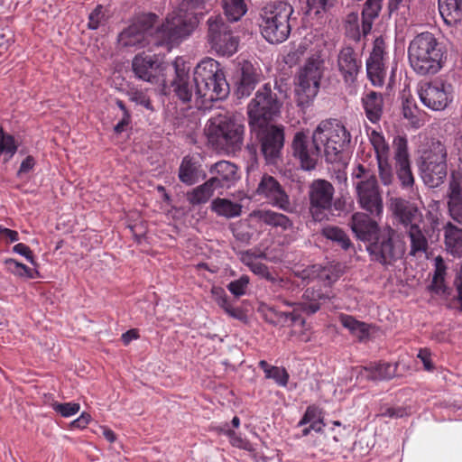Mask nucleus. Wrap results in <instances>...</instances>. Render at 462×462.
I'll use <instances>...</instances> for the list:
<instances>
[{"instance_id":"f257e3e1","label":"nucleus","mask_w":462,"mask_h":462,"mask_svg":"<svg viewBox=\"0 0 462 462\" xmlns=\"http://www.w3.org/2000/svg\"><path fill=\"white\" fill-rule=\"evenodd\" d=\"M351 141V134L346 126L337 119L321 121L312 134V142L303 132L295 134L292 152L300 168L306 171H315L320 162L319 152L324 150V157L334 173H341L347 165L345 148Z\"/></svg>"},{"instance_id":"f03ea898","label":"nucleus","mask_w":462,"mask_h":462,"mask_svg":"<svg viewBox=\"0 0 462 462\" xmlns=\"http://www.w3.org/2000/svg\"><path fill=\"white\" fill-rule=\"evenodd\" d=\"M157 18L154 14H143L137 16L118 35L119 46L136 51L150 45H168L192 32V22L177 16H167L164 23L153 29Z\"/></svg>"},{"instance_id":"7ed1b4c3","label":"nucleus","mask_w":462,"mask_h":462,"mask_svg":"<svg viewBox=\"0 0 462 462\" xmlns=\"http://www.w3.org/2000/svg\"><path fill=\"white\" fill-rule=\"evenodd\" d=\"M408 60L412 70L420 76L435 75L446 61L442 44L430 32L417 34L409 43Z\"/></svg>"},{"instance_id":"20e7f679","label":"nucleus","mask_w":462,"mask_h":462,"mask_svg":"<svg viewBox=\"0 0 462 462\" xmlns=\"http://www.w3.org/2000/svg\"><path fill=\"white\" fill-rule=\"evenodd\" d=\"M193 81L195 97L201 99L203 104L222 100L229 93V85L220 64L211 58L204 59L196 66Z\"/></svg>"},{"instance_id":"39448f33","label":"nucleus","mask_w":462,"mask_h":462,"mask_svg":"<svg viewBox=\"0 0 462 462\" xmlns=\"http://www.w3.org/2000/svg\"><path fill=\"white\" fill-rule=\"evenodd\" d=\"M244 130V125L236 119L218 115L208 121L206 134L215 149L233 152L243 144Z\"/></svg>"},{"instance_id":"423d86ee","label":"nucleus","mask_w":462,"mask_h":462,"mask_svg":"<svg viewBox=\"0 0 462 462\" xmlns=\"http://www.w3.org/2000/svg\"><path fill=\"white\" fill-rule=\"evenodd\" d=\"M293 13L291 5L283 1L267 5L261 14L262 35L271 43L284 42L291 32L290 17Z\"/></svg>"},{"instance_id":"0eeeda50","label":"nucleus","mask_w":462,"mask_h":462,"mask_svg":"<svg viewBox=\"0 0 462 462\" xmlns=\"http://www.w3.org/2000/svg\"><path fill=\"white\" fill-rule=\"evenodd\" d=\"M208 42L212 50L222 56L230 57L238 50L239 36L236 22L221 14L211 15L208 21Z\"/></svg>"},{"instance_id":"6e6552de","label":"nucleus","mask_w":462,"mask_h":462,"mask_svg":"<svg viewBox=\"0 0 462 462\" xmlns=\"http://www.w3.org/2000/svg\"><path fill=\"white\" fill-rule=\"evenodd\" d=\"M282 103L268 84L257 90L247 106L251 127L262 126L271 122L280 113Z\"/></svg>"},{"instance_id":"1a4fd4ad","label":"nucleus","mask_w":462,"mask_h":462,"mask_svg":"<svg viewBox=\"0 0 462 462\" xmlns=\"http://www.w3.org/2000/svg\"><path fill=\"white\" fill-rule=\"evenodd\" d=\"M395 232L392 228L382 232L366 249L371 260L387 267L393 265L404 254V245L394 238Z\"/></svg>"},{"instance_id":"9d476101","label":"nucleus","mask_w":462,"mask_h":462,"mask_svg":"<svg viewBox=\"0 0 462 462\" xmlns=\"http://www.w3.org/2000/svg\"><path fill=\"white\" fill-rule=\"evenodd\" d=\"M417 93L421 103L433 111L444 110L454 98L452 85L440 79L420 81Z\"/></svg>"},{"instance_id":"9b49d317","label":"nucleus","mask_w":462,"mask_h":462,"mask_svg":"<svg viewBox=\"0 0 462 462\" xmlns=\"http://www.w3.org/2000/svg\"><path fill=\"white\" fill-rule=\"evenodd\" d=\"M447 151L439 141L426 140L417 150L416 165L422 173H446Z\"/></svg>"},{"instance_id":"f8f14e48","label":"nucleus","mask_w":462,"mask_h":462,"mask_svg":"<svg viewBox=\"0 0 462 462\" xmlns=\"http://www.w3.org/2000/svg\"><path fill=\"white\" fill-rule=\"evenodd\" d=\"M251 128L256 133L261 143L262 152L266 162L270 164L276 163L284 143L283 129L271 125L270 122L262 126Z\"/></svg>"},{"instance_id":"ddd939ff","label":"nucleus","mask_w":462,"mask_h":462,"mask_svg":"<svg viewBox=\"0 0 462 462\" xmlns=\"http://www.w3.org/2000/svg\"><path fill=\"white\" fill-rule=\"evenodd\" d=\"M321 75V61L318 58L309 59L299 74V84L296 88L301 103L308 102L316 97Z\"/></svg>"},{"instance_id":"4468645a","label":"nucleus","mask_w":462,"mask_h":462,"mask_svg":"<svg viewBox=\"0 0 462 462\" xmlns=\"http://www.w3.org/2000/svg\"><path fill=\"white\" fill-rule=\"evenodd\" d=\"M356 190L361 208L372 217L381 219L383 205L375 175H370L366 180L357 183Z\"/></svg>"},{"instance_id":"2eb2a0df","label":"nucleus","mask_w":462,"mask_h":462,"mask_svg":"<svg viewBox=\"0 0 462 462\" xmlns=\"http://www.w3.org/2000/svg\"><path fill=\"white\" fill-rule=\"evenodd\" d=\"M333 194L334 188L328 181L318 180L312 183L310 189V210L315 221L326 217L325 211L331 208Z\"/></svg>"},{"instance_id":"dca6fc26","label":"nucleus","mask_w":462,"mask_h":462,"mask_svg":"<svg viewBox=\"0 0 462 462\" xmlns=\"http://www.w3.org/2000/svg\"><path fill=\"white\" fill-rule=\"evenodd\" d=\"M384 49L385 43L382 37H378L374 42L373 51L369 59L366 60V71L369 79L375 87H381L384 83L386 75L384 67Z\"/></svg>"},{"instance_id":"f3484780","label":"nucleus","mask_w":462,"mask_h":462,"mask_svg":"<svg viewBox=\"0 0 462 462\" xmlns=\"http://www.w3.org/2000/svg\"><path fill=\"white\" fill-rule=\"evenodd\" d=\"M377 220H379L378 217L368 216L363 212H356L351 217L350 226L358 239L370 243L382 233Z\"/></svg>"},{"instance_id":"a211bd4d","label":"nucleus","mask_w":462,"mask_h":462,"mask_svg":"<svg viewBox=\"0 0 462 462\" xmlns=\"http://www.w3.org/2000/svg\"><path fill=\"white\" fill-rule=\"evenodd\" d=\"M391 208L400 224L409 228L422 222V214L418 207L409 200L402 198L391 199Z\"/></svg>"},{"instance_id":"6ab92c4d","label":"nucleus","mask_w":462,"mask_h":462,"mask_svg":"<svg viewBox=\"0 0 462 462\" xmlns=\"http://www.w3.org/2000/svg\"><path fill=\"white\" fill-rule=\"evenodd\" d=\"M362 67V60L352 47L342 48L337 55V69L345 83H353Z\"/></svg>"},{"instance_id":"aec40b11","label":"nucleus","mask_w":462,"mask_h":462,"mask_svg":"<svg viewBox=\"0 0 462 462\" xmlns=\"http://www.w3.org/2000/svg\"><path fill=\"white\" fill-rule=\"evenodd\" d=\"M257 192L268 198L274 206L283 210L290 208L289 197L272 175H263L257 188Z\"/></svg>"},{"instance_id":"412c9836","label":"nucleus","mask_w":462,"mask_h":462,"mask_svg":"<svg viewBox=\"0 0 462 462\" xmlns=\"http://www.w3.org/2000/svg\"><path fill=\"white\" fill-rule=\"evenodd\" d=\"M174 67L176 78L172 82L173 91L183 102L190 101L195 97L196 88L194 81L189 79L182 59H176Z\"/></svg>"},{"instance_id":"4be33fe9","label":"nucleus","mask_w":462,"mask_h":462,"mask_svg":"<svg viewBox=\"0 0 462 462\" xmlns=\"http://www.w3.org/2000/svg\"><path fill=\"white\" fill-rule=\"evenodd\" d=\"M302 282L309 283L317 281L318 283L332 284L338 278V273L331 266L311 265L295 273Z\"/></svg>"},{"instance_id":"5701e85b","label":"nucleus","mask_w":462,"mask_h":462,"mask_svg":"<svg viewBox=\"0 0 462 462\" xmlns=\"http://www.w3.org/2000/svg\"><path fill=\"white\" fill-rule=\"evenodd\" d=\"M260 80V69L251 62L244 61L241 65V78L236 88L238 97H248Z\"/></svg>"},{"instance_id":"b1692460","label":"nucleus","mask_w":462,"mask_h":462,"mask_svg":"<svg viewBox=\"0 0 462 462\" xmlns=\"http://www.w3.org/2000/svg\"><path fill=\"white\" fill-rule=\"evenodd\" d=\"M459 177L461 175H451L448 194V208L451 218L462 225V187Z\"/></svg>"},{"instance_id":"393cba45","label":"nucleus","mask_w":462,"mask_h":462,"mask_svg":"<svg viewBox=\"0 0 462 462\" xmlns=\"http://www.w3.org/2000/svg\"><path fill=\"white\" fill-rule=\"evenodd\" d=\"M317 284L311 288H307L303 297L309 300L306 310L310 313H315L320 309V305L334 297V293L330 288L331 284L322 283Z\"/></svg>"},{"instance_id":"a878e982","label":"nucleus","mask_w":462,"mask_h":462,"mask_svg":"<svg viewBox=\"0 0 462 462\" xmlns=\"http://www.w3.org/2000/svg\"><path fill=\"white\" fill-rule=\"evenodd\" d=\"M262 311L264 319L275 326H291L298 321L300 323L304 322L301 315L296 310L291 312L282 311L278 310L275 307L266 305L262 307Z\"/></svg>"},{"instance_id":"bb28decb","label":"nucleus","mask_w":462,"mask_h":462,"mask_svg":"<svg viewBox=\"0 0 462 462\" xmlns=\"http://www.w3.org/2000/svg\"><path fill=\"white\" fill-rule=\"evenodd\" d=\"M442 229L446 251L454 257H462V228L448 221Z\"/></svg>"},{"instance_id":"cd10ccee","label":"nucleus","mask_w":462,"mask_h":462,"mask_svg":"<svg viewBox=\"0 0 462 462\" xmlns=\"http://www.w3.org/2000/svg\"><path fill=\"white\" fill-rule=\"evenodd\" d=\"M368 137L375 152L379 171L380 173H386L389 171V145L383 134L376 130H371V132L368 133Z\"/></svg>"},{"instance_id":"c85d7f7f","label":"nucleus","mask_w":462,"mask_h":462,"mask_svg":"<svg viewBox=\"0 0 462 462\" xmlns=\"http://www.w3.org/2000/svg\"><path fill=\"white\" fill-rule=\"evenodd\" d=\"M210 5V0H181L179 10L173 11L168 16H177L181 17L183 20H189L193 23V30L198 22L196 15L201 14L202 12L199 11L206 10Z\"/></svg>"},{"instance_id":"c756f323","label":"nucleus","mask_w":462,"mask_h":462,"mask_svg":"<svg viewBox=\"0 0 462 462\" xmlns=\"http://www.w3.org/2000/svg\"><path fill=\"white\" fill-rule=\"evenodd\" d=\"M396 368L390 363H374L359 369L357 377L369 381H381L391 379Z\"/></svg>"},{"instance_id":"7c9ffc66","label":"nucleus","mask_w":462,"mask_h":462,"mask_svg":"<svg viewBox=\"0 0 462 462\" xmlns=\"http://www.w3.org/2000/svg\"><path fill=\"white\" fill-rule=\"evenodd\" d=\"M159 68L158 59L153 55H136L133 60V69L135 75L145 81H152Z\"/></svg>"},{"instance_id":"2f4dec72","label":"nucleus","mask_w":462,"mask_h":462,"mask_svg":"<svg viewBox=\"0 0 462 462\" xmlns=\"http://www.w3.org/2000/svg\"><path fill=\"white\" fill-rule=\"evenodd\" d=\"M220 185L217 177H212L203 184L187 192V200L191 206L207 203L213 196L215 189Z\"/></svg>"},{"instance_id":"473e14b6","label":"nucleus","mask_w":462,"mask_h":462,"mask_svg":"<svg viewBox=\"0 0 462 462\" xmlns=\"http://www.w3.org/2000/svg\"><path fill=\"white\" fill-rule=\"evenodd\" d=\"M393 153L396 170L402 173H411V159L406 137L398 135L393 139Z\"/></svg>"},{"instance_id":"72a5a7b5","label":"nucleus","mask_w":462,"mask_h":462,"mask_svg":"<svg viewBox=\"0 0 462 462\" xmlns=\"http://www.w3.org/2000/svg\"><path fill=\"white\" fill-rule=\"evenodd\" d=\"M362 105L365 116L372 123H377L383 114V96L374 91L365 93L362 97Z\"/></svg>"},{"instance_id":"f704fd0d","label":"nucleus","mask_w":462,"mask_h":462,"mask_svg":"<svg viewBox=\"0 0 462 462\" xmlns=\"http://www.w3.org/2000/svg\"><path fill=\"white\" fill-rule=\"evenodd\" d=\"M250 217L255 218L259 222L264 223L265 225L273 227H281L282 230H287L292 226L291 221L287 216L272 210H254L250 214Z\"/></svg>"},{"instance_id":"c9c22d12","label":"nucleus","mask_w":462,"mask_h":462,"mask_svg":"<svg viewBox=\"0 0 462 462\" xmlns=\"http://www.w3.org/2000/svg\"><path fill=\"white\" fill-rule=\"evenodd\" d=\"M439 11L446 24L455 25L462 20V0H438Z\"/></svg>"},{"instance_id":"e433bc0d","label":"nucleus","mask_w":462,"mask_h":462,"mask_svg":"<svg viewBox=\"0 0 462 462\" xmlns=\"http://www.w3.org/2000/svg\"><path fill=\"white\" fill-rule=\"evenodd\" d=\"M407 234L410 239L411 255L421 256L428 252L429 243L426 232L420 227L419 224L410 226L407 230Z\"/></svg>"},{"instance_id":"4c0bfd02","label":"nucleus","mask_w":462,"mask_h":462,"mask_svg":"<svg viewBox=\"0 0 462 462\" xmlns=\"http://www.w3.org/2000/svg\"><path fill=\"white\" fill-rule=\"evenodd\" d=\"M339 321L341 325L359 341H363L368 338L371 328L369 324L357 320L353 316L347 314H341L339 317Z\"/></svg>"},{"instance_id":"58836bf2","label":"nucleus","mask_w":462,"mask_h":462,"mask_svg":"<svg viewBox=\"0 0 462 462\" xmlns=\"http://www.w3.org/2000/svg\"><path fill=\"white\" fill-rule=\"evenodd\" d=\"M383 0H366L362 11V32L367 35L373 26L374 20L379 16Z\"/></svg>"},{"instance_id":"ea45409f","label":"nucleus","mask_w":462,"mask_h":462,"mask_svg":"<svg viewBox=\"0 0 462 462\" xmlns=\"http://www.w3.org/2000/svg\"><path fill=\"white\" fill-rule=\"evenodd\" d=\"M211 210L218 216L233 218L241 215L242 206L227 199L217 198L211 203Z\"/></svg>"},{"instance_id":"a19ab883","label":"nucleus","mask_w":462,"mask_h":462,"mask_svg":"<svg viewBox=\"0 0 462 462\" xmlns=\"http://www.w3.org/2000/svg\"><path fill=\"white\" fill-rule=\"evenodd\" d=\"M224 17L231 22H238L246 13L245 0H220Z\"/></svg>"},{"instance_id":"79ce46f5","label":"nucleus","mask_w":462,"mask_h":462,"mask_svg":"<svg viewBox=\"0 0 462 462\" xmlns=\"http://www.w3.org/2000/svg\"><path fill=\"white\" fill-rule=\"evenodd\" d=\"M211 293L214 300L217 304L222 308L226 313H227L230 317L236 319H241L243 316V312L239 308H236L229 301L228 297L225 291V290L221 287H213L211 289Z\"/></svg>"},{"instance_id":"37998d69","label":"nucleus","mask_w":462,"mask_h":462,"mask_svg":"<svg viewBox=\"0 0 462 462\" xmlns=\"http://www.w3.org/2000/svg\"><path fill=\"white\" fill-rule=\"evenodd\" d=\"M211 293L214 300L217 304L222 308L226 313H227L230 317L236 319H241L243 316V312L239 308H236L229 301L228 297L225 291V290L221 287H213L211 289Z\"/></svg>"},{"instance_id":"c03bdc74","label":"nucleus","mask_w":462,"mask_h":462,"mask_svg":"<svg viewBox=\"0 0 462 462\" xmlns=\"http://www.w3.org/2000/svg\"><path fill=\"white\" fill-rule=\"evenodd\" d=\"M447 267L445 262L440 256L435 259V271L432 277L430 290L437 294H443L446 292L447 286L445 284Z\"/></svg>"},{"instance_id":"a18cd8bd","label":"nucleus","mask_w":462,"mask_h":462,"mask_svg":"<svg viewBox=\"0 0 462 462\" xmlns=\"http://www.w3.org/2000/svg\"><path fill=\"white\" fill-rule=\"evenodd\" d=\"M5 263L7 271L12 274L26 279H35L39 276L38 271L28 267L27 265L13 258L5 259Z\"/></svg>"},{"instance_id":"49530a36","label":"nucleus","mask_w":462,"mask_h":462,"mask_svg":"<svg viewBox=\"0 0 462 462\" xmlns=\"http://www.w3.org/2000/svg\"><path fill=\"white\" fill-rule=\"evenodd\" d=\"M321 234L326 238L337 243V245L344 250H347L352 245V243L347 235L337 226H325L322 228Z\"/></svg>"},{"instance_id":"de8ad7c7","label":"nucleus","mask_w":462,"mask_h":462,"mask_svg":"<svg viewBox=\"0 0 462 462\" xmlns=\"http://www.w3.org/2000/svg\"><path fill=\"white\" fill-rule=\"evenodd\" d=\"M320 416V409L315 405H310L307 408L302 419L300 420L299 426L310 423V428L313 430L319 431L321 430Z\"/></svg>"},{"instance_id":"09e8293b","label":"nucleus","mask_w":462,"mask_h":462,"mask_svg":"<svg viewBox=\"0 0 462 462\" xmlns=\"http://www.w3.org/2000/svg\"><path fill=\"white\" fill-rule=\"evenodd\" d=\"M203 159L199 155L185 156L180 167V173L204 172Z\"/></svg>"},{"instance_id":"8fccbe9b","label":"nucleus","mask_w":462,"mask_h":462,"mask_svg":"<svg viewBox=\"0 0 462 462\" xmlns=\"http://www.w3.org/2000/svg\"><path fill=\"white\" fill-rule=\"evenodd\" d=\"M108 18L106 9L103 5H98L88 15V27L90 30H97L105 24Z\"/></svg>"},{"instance_id":"3c124183","label":"nucleus","mask_w":462,"mask_h":462,"mask_svg":"<svg viewBox=\"0 0 462 462\" xmlns=\"http://www.w3.org/2000/svg\"><path fill=\"white\" fill-rule=\"evenodd\" d=\"M219 431L229 438V442L233 447L247 451L254 450L252 443L237 435L233 430L220 428Z\"/></svg>"},{"instance_id":"603ef678","label":"nucleus","mask_w":462,"mask_h":462,"mask_svg":"<svg viewBox=\"0 0 462 462\" xmlns=\"http://www.w3.org/2000/svg\"><path fill=\"white\" fill-rule=\"evenodd\" d=\"M308 44L303 42L299 43L297 46H293L291 50L284 55L283 60L284 62L292 67L296 65L301 58L305 55L307 51Z\"/></svg>"},{"instance_id":"864d4df0","label":"nucleus","mask_w":462,"mask_h":462,"mask_svg":"<svg viewBox=\"0 0 462 462\" xmlns=\"http://www.w3.org/2000/svg\"><path fill=\"white\" fill-rule=\"evenodd\" d=\"M54 411L60 414L61 417L69 418L77 414L80 410V404L78 402H58L51 403Z\"/></svg>"},{"instance_id":"5fc2aeb1","label":"nucleus","mask_w":462,"mask_h":462,"mask_svg":"<svg viewBox=\"0 0 462 462\" xmlns=\"http://www.w3.org/2000/svg\"><path fill=\"white\" fill-rule=\"evenodd\" d=\"M17 150L14 139L12 135L4 133L0 128V155H5L8 158L12 157Z\"/></svg>"},{"instance_id":"6e6d98bb","label":"nucleus","mask_w":462,"mask_h":462,"mask_svg":"<svg viewBox=\"0 0 462 462\" xmlns=\"http://www.w3.org/2000/svg\"><path fill=\"white\" fill-rule=\"evenodd\" d=\"M335 0H307V13L319 15L334 5Z\"/></svg>"},{"instance_id":"4d7b16f0","label":"nucleus","mask_w":462,"mask_h":462,"mask_svg":"<svg viewBox=\"0 0 462 462\" xmlns=\"http://www.w3.org/2000/svg\"><path fill=\"white\" fill-rule=\"evenodd\" d=\"M249 284V277L242 275L237 280L232 281L227 284L228 291L236 298H239L246 293V289Z\"/></svg>"},{"instance_id":"13d9d810","label":"nucleus","mask_w":462,"mask_h":462,"mask_svg":"<svg viewBox=\"0 0 462 462\" xmlns=\"http://www.w3.org/2000/svg\"><path fill=\"white\" fill-rule=\"evenodd\" d=\"M249 256H250L249 252H245V254H243V255H242L243 262L250 267V270L254 273L270 280L271 273L269 272L268 267L264 263L257 262V261L256 262H247V257H249Z\"/></svg>"},{"instance_id":"bf43d9fd","label":"nucleus","mask_w":462,"mask_h":462,"mask_svg":"<svg viewBox=\"0 0 462 462\" xmlns=\"http://www.w3.org/2000/svg\"><path fill=\"white\" fill-rule=\"evenodd\" d=\"M270 374L266 378L273 379L281 386H286L289 381V374L283 367L274 366L270 369Z\"/></svg>"},{"instance_id":"052dcab7","label":"nucleus","mask_w":462,"mask_h":462,"mask_svg":"<svg viewBox=\"0 0 462 462\" xmlns=\"http://www.w3.org/2000/svg\"><path fill=\"white\" fill-rule=\"evenodd\" d=\"M237 168L227 161H219L210 168V173H236Z\"/></svg>"},{"instance_id":"680f3d73","label":"nucleus","mask_w":462,"mask_h":462,"mask_svg":"<svg viewBox=\"0 0 462 462\" xmlns=\"http://www.w3.org/2000/svg\"><path fill=\"white\" fill-rule=\"evenodd\" d=\"M13 251L16 254H19L25 257V259L34 264L35 262H34V255H33V253L32 251L31 250V248L26 245L25 244H23V243H19V244H16L14 247H13Z\"/></svg>"},{"instance_id":"e2e57ef3","label":"nucleus","mask_w":462,"mask_h":462,"mask_svg":"<svg viewBox=\"0 0 462 462\" xmlns=\"http://www.w3.org/2000/svg\"><path fill=\"white\" fill-rule=\"evenodd\" d=\"M406 414V411L402 407H385L381 409L380 415L388 418H402Z\"/></svg>"},{"instance_id":"0e129e2a","label":"nucleus","mask_w":462,"mask_h":462,"mask_svg":"<svg viewBox=\"0 0 462 462\" xmlns=\"http://www.w3.org/2000/svg\"><path fill=\"white\" fill-rule=\"evenodd\" d=\"M90 414L82 412L79 418L71 421L70 427L73 429H85L90 422Z\"/></svg>"},{"instance_id":"69168bd1","label":"nucleus","mask_w":462,"mask_h":462,"mask_svg":"<svg viewBox=\"0 0 462 462\" xmlns=\"http://www.w3.org/2000/svg\"><path fill=\"white\" fill-rule=\"evenodd\" d=\"M1 238H5L7 243H14L19 240V234L15 230L0 226Z\"/></svg>"},{"instance_id":"338daca9","label":"nucleus","mask_w":462,"mask_h":462,"mask_svg":"<svg viewBox=\"0 0 462 462\" xmlns=\"http://www.w3.org/2000/svg\"><path fill=\"white\" fill-rule=\"evenodd\" d=\"M454 285L457 291V300L459 303V310L462 311V268L457 272Z\"/></svg>"},{"instance_id":"774afa93","label":"nucleus","mask_w":462,"mask_h":462,"mask_svg":"<svg viewBox=\"0 0 462 462\" xmlns=\"http://www.w3.org/2000/svg\"><path fill=\"white\" fill-rule=\"evenodd\" d=\"M418 358H420L423 363L425 370L431 371L433 369V365L430 359V352L428 349H420L418 354Z\"/></svg>"}]
</instances>
